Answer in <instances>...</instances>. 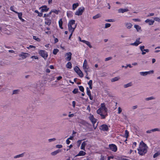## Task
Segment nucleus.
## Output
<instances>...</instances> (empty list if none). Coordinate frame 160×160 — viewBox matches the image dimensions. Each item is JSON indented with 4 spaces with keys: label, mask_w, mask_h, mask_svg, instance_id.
Listing matches in <instances>:
<instances>
[{
    "label": "nucleus",
    "mask_w": 160,
    "mask_h": 160,
    "mask_svg": "<svg viewBox=\"0 0 160 160\" xmlns=\"http://www.w3.org/2000/svg\"><path fill=\"white\" fill-rule=\"evenodd\" d=\"M56 140V138H53L49 139L48 140L49 142H52V141H54L55 140Z\"/></svg>",
    "instance_id": "52"
},
{
    "label": "nucleus",
    "mask_w": 160,
    "mask_h": 160,
    "mask_svg": "<svg viewBox=\"0 0 160 160\" xmlns=\"http://www.w3.org/2000/svg\"><path fill=\"white\" fill-rule=\"evenodd\" d=\"M106 22H114V20L112 19H106L105 20Z\"/></svg>",
    "instance_id": "50"
},
{
    "label": "nucleus",
    "mask_w": 160,
    "mask_h": 160,
    "mask_svg": "<svg viewBox=\"0 0 160 160\" xmlns=\"http://www.w3.org/2000/svg\"><path fill=\"white\" fill-rule=\"evenodd\" d=\"M145 22L147 23H148L149 25H151L153 24L154 22V21L149 19H147L145 21Z\"/></svg>",
    "instance_id": "18"
},
{
    "label": "nucleus",
    "mask_w": 160,
    "mask_h": 160,
    "mask_svg": "<svg viewBox=\"0 0 160 160\" xmlns=\"http://www.w3.org/2000/svg\"><path fill=\"white\" fill-rule=\"evenodd\" d=\"M122 111V109L120 107H119L118 108V113L119 114H120Z\"/></svg>",
    "instance_id": "47"
},
{
    "label": "nucleus",
    "mask_w": 160,
    "mask_h": 160,
    "mask_svg": "<svg viewBox=\"0 0 160 160\" xmlns=\"http://www.w3.org/2000/svg\"><path fill=\"white\" fill-rule=\"evenodd\" d=\"M125 133L124 134V137L126 138H127L128 136V132L127 130H126L125 131Z\"/></svg>",
    "instance_id": "36"
},
{
    "label": "nucleus",
    "mask_w": 160,
    "mask_h": 160,
    "mask_svg": "<svg viewBox=\"0 0 160 160\" xmlns=\"http://www.w3.org/2000/svg\"><path fill=\"white\" fill-rule=\"evenodd\" d=\"M83 68L84 72L86 73L87 75H88V65L86 59L84 60L83 65Z\"/></svg>",
    "instance_id": "6"
},
{
    "label": "nucleus",
    "mask_w": 160,
    "mask_h": 160,
    "mask_svg": "<svg viewBox=\"0 0 160 160\" xmlns=\"http://www.w3.org/2000/svg\"><path fill=\"white\" fill-rule=\"evenodd\" d=\"M120 79V78L119 77H115L112 78L111 79V82H114L118 81Z\"/></svg>",
    "instance_id": "25"
},
{
    "label": "nucleus",
    "mask_w": 160,
    "mask_h": 160,
    "mask_svg": "<svg viewBox=\"0 0 160 160\" xmlns=\"http://www.w3.org/2000/svg\"><path fill=\"white\" fill-rule=\"evenodd\" d=\"M155 99V98L153 96L150 97H149L147 98H145V100L147 101H148L150 100H154Z\"/></svg>",
    "instance_id": "29"
},
{
    "label": "nucleus",
    "mask_w": 160,
    "mask_h": 160,
    "mask_svg": "<svg viewBox=\"0 0 160 160\" xmlns=\"http://www.w3.org/2000/svg\"><path fill=\"white\" fill-rule=\"evenodd\" d=\"M153 73L154 71L153 70H151L149 71L140 72H139V74L142 76H145L148 74H153Z\"/></svg>",
    "instance_id": "8"
},
{
    "label": "nucleus",
    "mask_w": 160,
    "mask_h": 160,
    "mask_svg": "<svg viewBox=\"0 0 160 160\" xmlns=\"http://www.w3.org/2000/svg\"><path fill=\"white\" fill-rule=\"evenodd\" d=\"M140 38H139L137 39L136 41L133 43H131L130 44V45H131L132 46H137L139 45V44L141 43V42H139V40Z\"/></svg>",
    "instance_id": "13"
},
{
    "label": "nucleus",
    "mask_w": 160,
    "mask_h": 160,
    "mask_svg": "<svg viewBox=\"0 0 160 160\" xmlns=\"http://www.w3.org/2000/svg\"><path fill=\"white\" fill-rule=\"evenodd\" d=\"M42 86L39 84L34 83L32 85V90L35 93H41Z\"/></svg>",
    "instance_id": "3"
},
{
    "label": "nucleus",
    "mask_w": 160,
    "mask_h": 160,
    "mask_svg": "<svg viewBox=\"0 0 160 160\" xmlns=\"http://www.w3.org/2000/svg\"><path fill=\"white\" fill-rule=\"evenodd\" d=\"M77 73L81 78H82L83 76V74L80 70L79 71H78Z\"/></svg>",
    "instance_id": "30"
},
{
    "label": "nucleus",
    "mask_w": 160,
    "mask_h": 160,
    "mask_svg": "<svg viewBox=\"0 0 160 160\" xmlns=\"http://www.w3.org/2000/svg\"><path fill=\"white\" fill-rule=\"evenodd\" d=\"M85 43L86 45L88 46L90 48H92V46L91 45L90 42H89L88 41H86Z\"/></svg>",
    "instance_id": "39"
},
{
    "label": "nucleus",
    "mask_w": 160,
    "mask_h": 160,
    "mask_svg": "<svg viewBox=\"0 0 160 160\" xmlns=\"http://www.w3.org/2000/svg\"><path fill=\"white\" fill-rule=\"evenodd\" d=\"M101 17V15L100 14H97L96 15L93 17L92 18L93 19H96L98 18Z\"/></svg>",
    "instance_id": "35"
},
{
    "label": "nucleus",
    "mask_w": 160,
    "mask_h": 160,
    "mask_svg": "<svg viewBox=\"0 0 160 160\" xmlns=\"http://www.w3.org/2000/svg\"><path fill=\"white\" fill-rule=\"evenodd\" d=\"M156 131H160V129L158 128H155L152 129L151 130H148L146 131V132L148 133H151L152 132H156Z\"/></svg>",
    "instance_id": "15"
},
{
    "label": "nucleus",
    "mask_w": 160,
    "mask_h": 160,
    "mask_svg": "<svg viewBox=\"0 0 160 160\" xmlns=\"http://www.w3.org/2000/svg\"><path fill=\"white\" fill-rule=\"evenodd\" d=\"M69 31L71 33L70 34V35H69V39H70V38L72 35V34L73 33V32H72V31Z\"/></svg>",
    "instance_id": "62"
},
{
    "label": "nucleus",
    "mask_w": 160,
    "mask_h": 160,
    "mask_svg": "<svg viewBox=\"0 0 160 160\" xmlns=\"http://www.w3.org/2000/svg\"><path fill=\"white\" fill-rule=\"evenodd\" d=\"M59 11V10L58 11L56 9H53L51 10V12H54L57 14H58Z\"/></svg>",
    "instance_id": "37"
},
{
    "label": "nucleus",
    "mask_w": 160,
    "mask_h": 160,
    "mask_svg": "<svg viewBox=\"0 0 160 160\" xmlns=\"http://www.w3.org/2000/svg\"><path fill=\"white\" fill-rule=\"evenodd\" d=\"M111 26V24L108 23H106L105 24V28H108L110 27Z\"/></svg>",
    "instance_id": "41"
},
{
    "label": "nucleus",
    "mask_w": 160,
    "mask_h": 160,
    "mask_svg": "<svg viewBox=\"0 0 160 160\" xmlns=\"http://www.w3.org/2000/svg\"><path fill=\"white\" fill-rule=\"evenodd\" d=\"M154 13H149L148 16H147V17H151V16H154Z\"/></svg>",
    "instance_id": "56"
},
{
    "label": "nucleus",
    "mask_w": 160,
    "mask_h": 160,
    "mask_svg": "<svg viewBox=\"0 0 160 160\" xmlns=\"http://www.w3.org/2000/svg\"><path fill=\"white\" fill-rule=\"evenodd\" d=\"M134 27L136 29L137 32H139L142 31L141 27L138 25H134Z\"/></svg>",
    "instance_id": "21"
},
{
    "label": "nucleus",
    "mask_w": 160,
    "mask_h": 160,
    "mask_svg": "<svg viewBox=\"0 0 160 160\" xmlns=\"http://www.w3.org/2000/svg\"><path fill=\"white\" fill-rule=\"evenodd\" d=\"M45 23L48 25H50L51 23V20L49 19L46 18L45 19Z\"/></svg>",
    "instance_id": "22"
},
{
    "label": "nucleus",
    "mask_w": 160,
    "mask_h": 160,
    "mask_svg": "<svg viewBox=\"0 0 160 160\" xmlns=\"http://www.w3.org/2000/svg\"><path fill=\"white\" fill-rule=\"evenodd\" d=\"M59 51V50L58 49H54L53 50V53L54 54H56Z\"/></svg>",
    "instance_id": "44"
},
{
    "label": "nucleus",
    "mask_w": 160,
    "mask_h": 160,
    "mask_svg": "<svg viewBox=\"0 0 160 160\" xmlns=\"http://www.w3.org/2000/svg\"><path fill=\"white\" fill-rule=\"evenodd\" d=\"M79 89L80 91L82 92H83L84 91V88L82 86H79Z\"/></svg>",
    "instance_id": "46"
},
{
    "label": "nucleus",
    "mask_w": 160,
    "mask_h": 160,
    "mask_svg": "<svg viewBox=\"0 0 160 160\" xmlns=\"http://www.w3.org/2000/svg\"><path fill=\"white\" fill-rule=\"evenodd\" d=\"M33 38L34 39L36 40L37 41H40V39L37 38L36 36H33Z\"/></svg>",
    "instance_id": "45"
},
{
    "label": "nucleus",
    "mask_w": 160,
    "mask_h": 160,
    "mask_svg": "<svg viewBox=\"0 0 160 160\" xmlns=\"http://www.w3.org/2000/svg\"><path fill=\"white\" fill-rule=\"evenodd\" d=\"M129 11V10L126 8H120L118 10V12L119 13H123L124 12H126Z\"/></svg>",
    "instance_id": "17"
},
{
    "label": "nucleus",
    "mask_w": 160,
    "mask_h": 160,
    "mask_svg": "<svg viewBox=\"0 0 160 160\" xmlns=\"http://www.w3.org/2000/svg\"><path fill=\"white\" fill-rule=\"evenodd\" d=\"M39 9H41V11L42 12H47L49 9V8H48L47 6L45 5L42 6V7H40Z\"/></svg>",
    "instance_id": "14"
},
{
    "label": "nucleus",
    "mask_w": 160,
    "mask_h": 160,
    "mask_svg": "<svg viewBox=\"0 0 160 160\" xmlns=\"http://www.w3.org/2000/svg\"><path fill=\"white\" fill-rule=\"evenodd\" d=\"M23 156H24V153H22L21 154H19V155H18L15 156L14 157V158H20V157H22Z\"/></svg>",
    "instance_id": "31"
},
{
    "label": "nucleus",
    "mask_w": 160,
    "mask_h": 160,
    "mask_svg": "<svg viewBox=\"0 0 160 160\" xmlns=\"http://www.w3.org/2000/svg\"><path fill=\"white\" fill-rule=\"evenodd\" d=\"M31 58L32 59H38V57L36 56H32Z\"/></svg>",
    "instance_id": "55"
},
{
    "label": "nucleus",
    "mask_w": 160,
    "mask_h": 160,
    "mask_svg": "<svg viewBox=\"0 0 160 160\" xmlns=\"http://www.w3.org/2000/svg\"><path fill=\"white\" fill-rule=\"evenodd\" d=\"M79 6V4L78 3H74L72 5V9L73 10H74L75 9Z\"/></svg>",
    "instance_id": "26"
},
{
    "label": "nucleus",
    "mask_w": 160,
    "mask_h": 160,
    "mask_svg": "<svg viewBox=\"0 0 160 160\" xmlns=\"http://www.w3.org/2000/svg\"><path fill=\"white\" fill-rule=\"evenodd\" d=\"M107 111L108 109L106 107L105 103H102L100 108L97 110V113L100 116L101 119H104L108 115Z\"/></svg>",
    "instance_id": "1"
},
{
    "label": "nucleus",
    "mask_w": 160,
    "mask_h": 160,
    "mask_svg": "<svg viewBox=\"0 0 160 160\" xmlns=\"http://www.w3.org/2000/svg\"><path fill=\"white\" fill-rule=\"evenodd\" d=\"M10 9L13 12H16V11H15L14 10L12 6H11L10 8Z\"/></svg>",
    "instance_id": "60"
},
{
    "label": "nucleus",
    "mask_w": 160,
    "mask_h": 160,
    "mask_svg": "<svg viewBox=\"0 0 160 160\" xmlns=\"http://www.w3.org/2000/svg\"><path fill=\"white\" fill-rule=\"evenodd\" d=\"M132 83L131 82H130V83H129L127 84H124V85L123 86L124 88H127L128 87H129L132 86Z\"/></svg>",
    "instance_id": "33"
},
{
    "label": "nucleus",
    "mask_w": 160,
    "mask_h": 160,
    "mask_svg": "<svg viewBox=\"0 0 160 160\" xmlns=\"http://www.w3.org/2000/svg\"><path fill=\"white\" fill-rule=\"evenodd\" d=\"M72 54L71 52L67 53L66 55L67 56V57L66 58V60L67 61H70L71 58V55Z\"/></svg>",
    "instance_id": "16"
},
{
    "label": "nucleus",
    "mask_w": 160,
    "mask_h": 160,
    "mask_svg": "<svg viewBox=\"0 0 160 160\" xmlns=\"http://www.w3.org/2000/svg\"><path fill=\"white\" fill-rule=\"evenodd\" d=\"M132 20L135 22H140V20L139 19H133Z\"/></svg>",
    "instance_id": "58"
},
{
    "label": "nucleus",
    "mask_w": 160,
    "mask_h": 160,
    "mask_svg": "<svg viewBox=\"0 0 160 160\" xmlns=\"http://www.w3.org/2000/svg\"><path fill=\"white\" fill-rule=\"evenodd\" d=\"M35 47L32 45H30L28 47V48H35Z\"/></svg>",
    "instance_id": "59"
},
{
    "label": "nucleus",
    "mask_w": 160,
    "mask_h": 160,
    "mask_svg": "<svg viewBox=\"0 0 160 160\" xmlns=\"http://www.w3.org/2000/svg\"><path fill=\"white\" fill-rule=\"evenodd\" d=\"M29 54L27 53L22 52L19 55L20 57H21L22 59L26 58L28 57Z\"/></svg>",
    "instance_id": "11"
},
{
    "label": "nucleus",
    "mask_w": 160,
    "mask_h": 160,
    "mask_svg": "<svg viewBox=\"0 0 160 160\" xmlns=\"http://www.w3.org/2000/svg\"><path fill=\"white\" fill-rule=\"evenodd\" d=\"M84 9L83 7H80L78 8V10L76 11L75 14L77 15L80 16L81 15Z\"/></svg>",
    "instance_id": "7"
},
{
    "label": "nucleus",
    "mask_w": 160,
    "mask_h": 160,
    "mask_svg": "<svg viewBox=\"0 0 160 160\" xmlns=\"http://www.w3.org/2000/svg\"><path fill=\"white\" fill-rule=\"evenodd\" d=\"M87 110H88L89 112H90L91 109L89 105L87 107Z\"/></svg>",
    "instance_id": "61"
},
{
    "label": "nucleus",
    "mask_w": 160,
    "mask_h": 160,
    "mask_svg": "<svg viewBox=\"0 0 160 160\" xmlns=\"http://www.w3.org/2000/svg\"><path fill=\"white\" fill-rule=\"evenodd\" d=\"M154 21H156L160 22V18L156 17H155L154 18Z\"/></svg>",
    "instance_id": "38"
},
{
    "label": "nucleus",
    "mask_w": 160,
    "mask_h": 160,
    "mask_svg": "<svg viewBox=\"0 0 160 160\" xmlns=\"http://www.w3.org/2000/svg\"><path fill=\"white\" fill-rule=\"evenodd\" d=\"M89 118L94 126V124L96 122V119L94 118L93 116L91 114H90Z\"/></svg>",
    "instance_id": "10"
},
{
    "label": "nucleus",
    "mask_w": 160,
    "mask_h": 160,
    "mask_svg": "<svg viewBox=\"0 0 160 160\" xmlns=\"http://www.w3.org/2000/svg\"><path fill=\"white\" fill-rule=\"evenodd\" d=\"M92 80H90L89 81V82H88V84L89 85H92Z\"/></svg>",
    "instance_id": "57"
},
{
    "label": "nucleus",
    "mask_w": 160,
    "mask_h": 160,
    "mask_svg": "<svg viewBox=\"0 0 160 160\" xmlns=\"http://www.w3.org/2000/svg\"><path fill=\"white\" fill-rule=\"evenodd\" d=\"M39 54L45 59H46L48 57V54L44 50H40L38 52Z\"/></svg>",
    "instance_id": "5"
},
{
    "label": "nucleus",
    "mask_w": 160,
    "mask_h": 160,
    "mask_svg": "<svg viewBox=\"0 0 160 160\" xmlns=\"http://www.w3.org/2000/svg\"><path fill=\"white\" fill-rule=\"evenodd\" d=\"M78 89H75L72 91V92L73 93H76L78 92Z\"/></svg>",
    "instance_id": "51"
},
{
    "label": "nucleus",
    "mask_w": 160,
    "mask_h": 160,
    "mask_svg": "<svg viewBox=\"0 0 160 160\" xmlns=\"http://www.w3.org/2000/svg\"><path fill=\"white\" fill-rule=\"evenodd\" d=\"M19 92V90L18 89L15 90L13 91L12 94H18Z\"/></svg>",
    "instance_id": "34"
},
{
    "label": "nucleus",
    "mask_w": 160,
    "mask_h": 160,
    "mask_svg": "<svg viewBox=\"0 0 160 160\" xmlns=\"http://www.w3.org/2000/svg\"><path fill=\"white\" fill-rule=\"evenodd\" d=\"M100 129L103 131H107L108 130V127L107 125L103 124L101 125Z\"/></svg>",
    "instance_id": "12"
},
{
    "label": "nucleus",
    "mask_w": 160,
    "mask_h": 160,
    "mask_svg": "<svg viewBox=\"0 0 160 160\" xmlns=\"http://www.w3.org/2000/svg\"><path fill=\"white\" fill-rule=\"evenodd\" d=\"M15 13L18 14V17L19 19L21 18L22 16V12H15Z\"/></svg>",
    "instance_id": "32"
},
{
    "label": "nucleus",
    "mask_w": 160,
    "mask_h": 160,
    "mask_svg": "<svg viewBox=\"0 0 160 160\" xmlns=\"http://www.w3.org/2000/svg\"><path fill=\"white\" fill-rule=\"evenodd\" d=\"M76 102L75 101H73L72 102V106L73 108H74Z\"/></svg>",
    "instance_id": "63"
},
{
    "label": "nucleus",
    "mask_w": 160,
    "mask_h": 160,
    "mask_svg": "<svg viewBox=\"0 0 160 160\" xmlns=\"http://www.w3.org/2000/svg\"><path fill=\"white\" fill-rule=\"evenodd\" d=\"M58 23L60 28L62 29H63V28L62 27V19L59 20L58 21Z\"/></svg>",
    "instance_id": "27"
},
{
    "label": "nucleus",
    "mask_w": 160,
    "mask_h": 160,
    "mask_svg": "<svg viewBox=\"0 0 160 160\" xmlns=\"http://www.w3.org/2000/svg\"><path fill=\"white\" fill-rule=\"evenodd\" d=\"M160 154V153L158 152L155 153L153 155V157L154 158H155Z\"/></svg>",
    "instance_id": "42"
},
{
    "label": "nucleus",
    "mask_w": 160,
    "mask_h": 160,
    "mask_svg": "<svg viewBox=\"0 0 160 160\" xmlns=\"http://www.w3.org/2000/svg\"><path fill=\"white\" fill-rule=\"evenodd\" d=\"M110 149L112 151L116 152L117 150V147L114 144H110L109 145Z\"/></svg>",
    "instance_id": "9"
},
{
    "label": "nucleus",
    "mask_w": 160,
    "mask_h": 160,
    "mask_svg": "<svg viewBox=\"0 0 160 160\" xmlns=\"http://www.w3.org/2000/svg\"><path fill=\"white\" fill-rule=\"evenodd\" d=\"M61 152V150L58 149V150H57L56 151H55L54 152H52L51 153V154L52 156H55V155H56L58 153H59L60 152Z\"/></svg>",
    "instance_id": "20"
},
{
    "label": "nucleus",
    "mask_w": 160,
    "mask_h": 160,
    "mask_svg": "<svg viewBox=\"0 0 160 160\" xmlns=\"http://www.w3.org/2000/svg\"><path fill=\"white\" fill-rule=\"evenodd\" d=\"M125 24L126 27L128 29H129L131 28L132 26V25L130 23H125Z\"/></svg>",
    "instance_id": "24"
},
{
    "label": "nucleus",
    "mask_w": 160,
    "mask_h": 160,
    "mask_svg": "<svg viewBox=\"0 0 160 160\" xmlns=\"http://www.w3.org/2000/svg\"><path fill=\"white\" fill-rule=\"evenodd\" d=\"M66 67L69 69H71L72 68V64L70 62L67 63L66 65Z\"/></svg>",
    "instance_id": "28"
},
{
    "label": "nucleus",
    "mask_w": 160,
    "mask_h": 160,
    "mask_svg": "<svg viewBox=\"0 0 160 160\" xmlns=\"http://www.w3.org/2000/svg\"><path fill=\"white\" fill-rule=\"evenodd\" d=\"M56 147L58 148H62V145H57L56 146Z\"/></svg>",
    "instance_id": "53"
},
{
    "label": "nucleus",
    "mask_w": 160,
    "mask_h": 160,
    "mask_svg": "<svg viewBox=\"0 0 160 160\" xmlns=\"http://www.w3.org/2000/svg\"><path fill=\"white\" fill-rule=\"evenodd\" d=\"M82 140H78V141H77V144H78V147H79V146H80L81 144V142Z\"/></svg>",
    "instance_id": "49"
},
{
    "label": "nucleus",
    "mask_w": 160,
    "mask_h": 160,
    "mask_svg": "<svg viewBox=\"0 0 160 160\" xmlns=\"http://www.w3.org/2000/svg\"><path fill=\"white\" fill-rule=\"evenodd\" d=\"M148 147L143 141L140 142L139 148H138V153L141 155H142L146 153L147 152Z\"/></svg>",
    "instance_id": "2"
},
{
    "label": "nucleus",
    "mask_w": 160,
    "mask_h": 160,
    "mask_svg": "<svg viewBox=\"0 0 160 160\" xmlns=\"http://www.w3.org/2000/svg\"><path fill=\"white\" fill-rule=\"evenodd\" d=\"M80 69L77 66H76L74 68V70L75 72L77 73Z\"/></svg>",
    "instance_id": "43"
},
{
    "label": "nucleus",
    "mask_w": 160,
    "mask_h": 160,
    "mask_svg": "<svg viewBox=\"0 0 160 160\" xmlns=\"http://www.w3.org/2000/svg\"><path fill=\"white\" fill-rule=\"evenodd\" d=\"M86 154V153L82 151H80L79 153L77 154L75 157H78V156H83L85 155Z\"/></svg>",
    "instance_id": "19"
},
{
    "label": "nucleus",
    "mask_w": 160,
    "mask_h": 160,
    "mask_svg": "<svg viewBox=\"0 0 160 160\" xmlns=\"http://www.w3.org/2000/svg\"><path fill=\"white\" fill-rule=\"evenodd\" d=\"M87 93L88 95H91V92L89 89V88L87 87Z\"/></svg>",
    "instance_id": "40"
},
{
    "label": "nucleus",
    "mask_w": 160,
    "mask_h": 160,
    "mask_svg": "<svg viewBox=\"0 0 160 160\" xmlns=\"http://www.w3.org/2000/svg\"><path fill=\"white\" fill-rule=\"evenodd\" d=\"M145 48V47L144 46H141L140 47V49L141 51H143V50H144L145 49H144Z\"/></svg>",
    "instance_id": "48"
},
{
    "label": "nucleus",
    "mask_w": 160,
    "mask_h": 160,
    "mask_svg": "<svg viewBox=\"0 0 160 160\" xmlns=\"http://www.w3.org/2000/svg\"><path fill=\"white\" fill-rule=\"evenodd\" d=\"M112 59V57H108V58H106L105 59V61H108V60H109L111 59Z\"/></svg>",
    "instance_id": "54"
},
{
    "label": "nucleus",
    "mask_w": 160,
    "mask_h": 160,
    "mask_svg": "<svg viewBox=\"0 0 160 160\" xmlns=\"http://www.w3.org/2000/svg\"><path fill=\"white\" fill-rule=\"evenodd\" d=\"M77 26V24H75V20H70L68 24V29L69 31L73 32Z\"/></svg>",
    "instance_id": "4"
},
{
    "label": "nucleus",
    "mask_w": 160,
    "mask_h": 160,
    "mask_svg": "<svg viewBox=\"0 0 160 160\" xmlns=\"http://www.w3.org/2000/svg\"><path fill=\"white\" fill-rule=\"evenodd\" d=\"M86 142H87V141L83 142L82 143V144H81V149H82L83 150H85V146L87 145V144L86 143Z\"/></svg>",
    "instance_id": "23"
},
{
    "label": "nucleus",
    "mask_w": 160,
    "mask_h": 160,
    "mask_svg": "<svg viewBox=\"0 0 160 160\" xmlns=\"http://www.w3.org/2000/svg\"><path fill=\"white\" fill-rule=\"evenodd\" d=\"M66 142L67 144H69L70 142V141L69 140V139H67Z\"/></svg>",
    "instance_id": "64"
}]
</instances>
